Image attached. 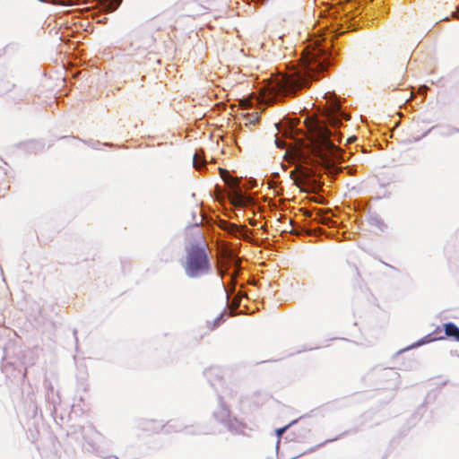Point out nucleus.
Here are the masks:
<instances>
[{
	"label": "nucleus",
	"mask_w": 459,
	"mask_h": 459,
	"mask_svg": "<svg viewBox=\"0 0 459 459\" xmlns=\"http://www.w3.org/2000/svg\"><path fill=\"white\" fill-rule=\"evenodd\" d=\"M230 199L232 204L235 206H246L250 202L248 198H247L240 190H232L230 193Z\"/></svg>",
	"instance_id": "nucleus-6"
},
{
	"label": "nucleus",
	"mask_w": 459,
	"mask_h": 459,
	"mask_svg": "<svg viewBox=\"0 0 459 459\" xmlns=\"http://www.w3.org/2000/svg\"><path fill=\"white\" fill-rule=\"evenodd\" d=\"M300 211L302 212L303 215L306 217H311V215H312V212L308 210L301 209Z\"/></svg>",
	"instance_id": "nucleus-14"
},
{
	"label": "nucleus",
	"mask_w": 459,
	"mask_h": 459,
	"mask_svg": "<svg viewBox=\"0 0 459 459\" xmlns=\"http://www.w3.org/2000/svg\"><path fill=\"white\" fill-rule=\"evenodd\" d=\"M349 265L351 267V269L353 271L354 277L359 278L360 273H359V268L357 267V265L354 264H349Z\"/></svg>",
	"instance_id": "nucleus-11"
},
{
	"label": "nucleus",
	"mask_w": 459,
	"mask_h": 459,
	"mask_svg": "<svg viewBox=\"0 0 459 459\" xmlns=\"http://www.w3.org/2000/svg\"><path fill=\"white\" fill-rule=\"evenodd\" d=\"M193 164H194V167L196 168V169H200L201 168V165H204V160H202V158L199 156L198 153H195L193 157Z\"/></svg>",
	"instance_id": "nucleus-9"
},
{
	"label": "nucleus",
	"mask_w": 459,
	"mask_h": 459,
	"mask_svg": "<svg viewBox=\"0 0 459 459\" xmlns=\"http://www.w3.org/2000/svg\"><path fill=\"white\" fill-rule=\"evenodd\" d=\"M286 428H283L281 429H279L278 430V434L281 435L284 430H285Z\"/></svg>",
	"instance_id": "nucleus-16"
},
{
	"label": "nucleus",
	"mask_w": 459,
	"mask_h": 459,
	"mask_svg": "<svg viewBox=\"0 0 459 459\" xmlns=\"http://www.w3.org/2000/svg\"><path fill=\"white\" fill-rule=\"evenodd\" d=\"M276 144L278 147L280 148H283L284 144L282 142L279 141V140H276Z\"/></svg>",
	"instance_id": "nucleus-15"
},
{
	"label": "nucleus",
	"mask_w": 459,
	"mask_h": 459,
	"mask_svg": "<svg viewBox=\"0 0 459 459\" xmlns=\"http://www.w3.org/2000/svg\"><path fill=\"white\" fill-rule=\"evenodd\" d=\"M313 154L321 160L326 168H331L335 160L341 159V150L331 141L330 130L323 126H317Z\"/></svg>",
	"instance_id": "nucleus-3"
},
{
	"label": "nucleus",
	"mask_w": 459,
	"mask_h": 459,
	"mask_svg": "<svg viewBox=\"0 0 459 459\" xmlns=\"http://www.w3.org/2000/svg\"><path fill=\"white\" fill-rule=\"evenodd\" d=\"M445 333L446 336L454 337L459 342V328L453 323H447L444 325Z\"/></svg>",
	"instance_id": "nucleus-7"
},
{
	"label": "nucleus",
	"mask_w": 459,
	"mask_h": 459,
	"mask_svg": "<svg viewBox=\"0 0 459 459\" xmlns=\"http://www.w3.org/2000/svg\"><path fill=\"white\" fill-rule=\"evenodd\" d=\"M183 267L189 278H199L210 273L211 262L204 241L191 244L186 248Z\"/></svg>",
	"instance_id": "nucleus-2"
},
{
	"label": "nucleus",
	"mask_w": 459,
	"mask_h": 459,
	"mask_svg": "<svg viewBox=\"0 0 459 459\" xmlns=\"http://www.w3.org/2000/svg\"><path fill=\"white\" fill-rule=\"evenodd\" d=\"M225 183L230 187L232 188V190H239L238 189V184H239V180L237 178H233L231 176H229V178H226V181Z\"/></svg>",
	"instance_id": "nucleus-8"
},
{
	"label": "nucleus",
	"mask_w": 459,
	"mask_h": 459,
	"mask_svg": "<svg viewBox=\"0 0 459 459\" xmlns=\"http://www.w3.org/2000/svg\"><path fill=\"white\" fill-rule=\"evenodd\" d=\"M120 1H121V0H117V3H116V4L111 3V4H109V9H110L111 11H114V10L117 8V6L119 4Z\"/></svg>",
	"instance_id": "nucleus-13"
},
{
	"label": "nucleus",
	"mask_w": 459,
	"mask_h": 459,
	"mask_svg": "<svg viewBox=\"0 0 459 459\" xmlns=\"http://www.w3.org/2000/svg\"><path fill=\"white\" fill-rule=\"evenodd\" d=\"M329 123L333 126H337L339 124H341L339 118H337L335 116H329Z\"/></svg>",
	"instance_id": "nucleus-10"
},
{
	"label": "nucleus",
	"mask_w": 459,
	"mask_h": 459,
	"mask_svg": "<svg viewBox=\"0 0 459 459\" xmlns=\"http://www.w3.org/2000/svg\"><path fill=\"white\" fill-rule=\"evenodd\" d=\"M411 95H412V92H410L409 93V98H407L406 100H408L411 97Z\"/></svg>",
	"instance_id": "nucleus-17"
},
{
	"label": "nucleus",
	"mask_w": 459,
	"mask_h": 459,
	"mask_svg": "<svg viewBox=\"0 0 459 459\" xmlns=\"http://www.w3.org/2000/svg\"><path fill=\"white\" fill-rule=\"evenodd\" d=\"M220 175L223 178L224 181H226V178H229V176H230L229 171L225 169H220Z\"/></svg>",
	"instance_id": "nucleus-12"
},
{
	"label": "nucleus",
	"mask_w": 459,
	"mask_h": 459,
	"mask_svg": "<svg viewBox=\"0 0 459 459\" xmlns=\"http://www.w3.org/2000/svg\"><path fill=\"white\" fill-rule=\"evenodd\" d=\"M405 73L406 69L403 66L391 71L388 74L389 87L394 90L403 85L405 83Z\"/></svg>",
	"instance_id": "nucleus-5"
},
{
	"label": "nucleus",
	"mask_w": 459,
	"mask_h": 459,
	"mask_svg": "<svg viewBox=\"0 0 459 459\" xmlns=\"http://www.w3.org/2000/svg\"><path fill=\"white\" fill-rule=\"evenodd\" d=\"M452 15H453V16H455V15H456V12H453V13H452Z\"/></svg>",
	"instance_id": "nucleus-18"
},
{
	"label": "nucleus",
	"mask_w": 459,
	"mask_h": 459,
	"mask_svg": "<svg viewBox=\"0 0 459 459\" xmlns=\"http://www.w3.org/2000/svg\"><path fill=\"white\" fill-rule=\"evenodd\" d=\"M325 57H319L317 53H311L306 56L304 73L301 71H290L288 74H278L269 84V89L275 97L289 96L296 92L308 83L309 78L315 77L316 73L327 68Z\"/></svg>",
	"instance_id": "nucleus-1"
},
{
	"label": "nucleus",
	"mask_w": 459,
	"mask_h": 459,
	"mask_svg": "<svg viewBox=\"0 0 459 459\" xmlns=\"http://www.w3.org/2000/svg\"><path fill=\"white\" fill-rule=\"evenodd\" d=\"M290 176L293 178L295 185L302 190L303 186L311 188L313 192H316L319 188L316 181L313 178L315 176L313 169L299 164L296 166L295 169L290 172Z\"/></svg>",
	"instance_id": "nucleus-4"
}]
</instances>
